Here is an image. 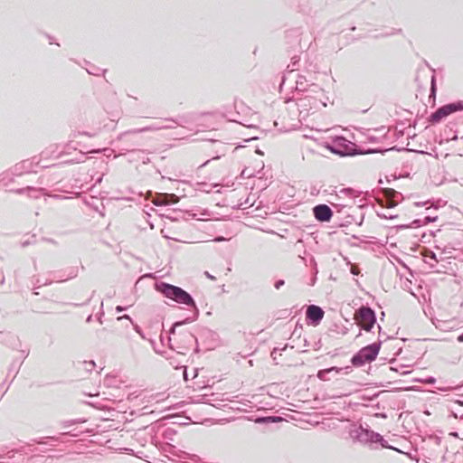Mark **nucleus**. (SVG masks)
Wrapping results in <instances>:
<instances>
[{"mask_svg":"<svg viewBox=\"0 0 463 463\" xmlns=\"http://www.w3.org/2000/svg\"><path fill=\"white\" fill-rule=\"evenodd\" d=\"M123 319L129 320L131 322V324L134 325V322L129 315L125 314V315L118 317V320H123Z\"/></svg>","mask_w":463,"mask_h":463,"instance_id":"09e8293b","label":"nucleus"},{"mask_svg":"<svg viewBox=\"0 0 463 463\" xmlns=\"http://www.w3.org/2000/svg\"><path fill=\"white\" fill-rule=\"evenodd\" d=\"M217 336L218 335L215 332L208 328L202 329L200 333V337H211L212 339L215 340Z\"/></svg>","mask_w":463,"mask_h":463,"instance_id":"b1692460","label":"nucleus"},{"mask_svg":"<svg viewBox=\"0 0 463 463\" xmlns=\"http://www.w3.org/2000/svg\"><path fill=\"white\" fill-rule=\"evenodd\" d=\"M408 365L406 364H400L398 365H395V366H390V370L392 371V372H395V373H398L400 374H406V373H409L410 372L407 371Z\"/></svg>","mask_w":463,"mask_h":463,"instance_id":"aec40b11","label":"nucleus"},{"mask_svg":"<svg viewBox=\"0 0 463 463\" xmlns=\"http://www.w3.org/2000/svg\"><path fill=\"white\" fill-rule=\"evenodd\" d=\"M288 347V345H285L282 348H279V347H275L272 352H271V357L273 359V361L275 362L276 364H279V361H278V352H282L284 350H286Z\"/></svg>","mask_w":463,"mask_h":463,"instance_id":"7c9ffc66","label":"nucleus"},{"mask_svg":"<svg viewBox=\"0 0 463 463\" xmlns=\"http://www.w3.org/2000/svg\"><path fill=\"white\" fill-rule=\"evenodd\" d=\"M128 308V307H124V306H117L115 310L117 313H121L125 310H127Z\"/></svg>","mask_w":463,"mask_h":463,"instance_id":"8fccbe9b","label":"nucleus"},{"mask_svg":"<svg viewBox=\"0 0 463 463\" xmlns=\"http://www.w3.org/2000/svg\"><path fill=\"white\" fill-rule=\"evenodd\" d=\"M43 191H44L43 188H35L33 186H26L24 188H18L15 190H11V192H14L17 194H23L26 193L29 197L34 198V199L39 198L43 194Z\"/></svg>","mask_w":463,"mask_h":463,"instance_id":"ddd939ff","label":"nucleus"},{"mask_svg":"<svg viewBox=\"0 0 463 463\" xmlns=\"http://www.w3.org/2000/svg\"><path fill=\"white\" fill-rule=\"evenodd\" d=\"M426 382L428 383H434L436 382V379L434 377H432V376H430V377L427 378Z\"/></svg>","mask_w":463,"mask_h":463,"instance_id":"6e6d98bb","label":"nucleus"},{"mask_svg":"<svg viewBox=\"0 0 463 463\" xmlns=\"http://www.w3.org/2000/svg\"><path fill=\"white\" fill-rule=\"evenodd\" d=\"M33 171V162L29 159L23 160L17 163L12 169V174L14 175H21L24 173H30Z\"/></svg>","mask_w":463,"mask_h":463,"instance_id":"f8f14e48","label":"nucleus"},{"mask_svg":"<svg viewBox=\"0 0 463 463\" xmlns=\"http://www.w3.org/2000/svg\"><path fill=\"white\" fill-rule=\"evenodd\" d=\"M449 436L453 437V438H456V439H459V434H458V431H456V430L450 431V432L449 433Z\"/></svg>","mask_w":463,"mask_h":463,"instance_id":"603ef678","label":"nucleus"},{"mask_svg":"<svg viewBox=\"0 0 463 463\" xmlns=\"http://www.w3.org/2000/svg\"><path fill=\"white\" fill-rule=\"evenodd\" d=\"M329 373L335 372L336 373H339L340 372L344 371L345 374L350 373L352 370V366H345V367H337V366H332L328 368Z\"/></svg>","mask_w":463,"mask_h":463,"instance_id":"5701e85b","label":"nucleus"},{"mask_svg":"<svg viewBox=\"0 0 463 463\" xmlns=\"http://www.w3.org/2000/svg\"><path fill=\"white\" fill-rule=\"evenodd\" d=\"M325 316L323 308L317 305H309L306 311V323L308 326H318Z\"/></svg>","mask_w":463,"mask_h":463,"instance_id":"6e6552de","label":"nucleus"},{"mask_svg":"<svg viewBox=\"0 0 463 463\" xmlns=\"http://www.w3.org/2000/svg\"><path fill=\"white\" fill-rule=\"evenodd\" d=\"M296 90H297V100L298 106L306 108L309 106L310 109L317 108V104H322L323 107L326 106V103L322 101L321 98L316 95H323V90L317 84H310L307 88V79L305 76L298 75L296 80Z\"/></svg>","mask_w":463,"mask_h":463,"instance_id":"20e7f679","label":"nucleus"},{"mask_svg":"<svg viewBox=\"0 0 463 463\" xmlns=\"http://www.w3.org/2000/svg\"><path fill=\"white\" fill-rule=\"evenodd\" d=\"M457 340H458L459 343H463V332L458 335V336H457Z\"/></svg>","mask_w":463,"mask_h":463,"instance_id":"4d7b16f0","label":"nucleus"},{"mask_svg":"<svg viewBox=\"0 0 463 463\" xmlns=\"http://www.w3.org/2000/svg\"><path fill=\"white\" fill-rule=\"evenodd\" d=\"M378 329H379V338L378 339H381L382 336H383V334L382 332V327L378 325L377 326Z\"/></svg>","mask_w":463,"mask_h":463,"instance_id":"680f3d73","label":"nucleus"},{"mask_svg":"<svg viewBox=\"0 0 463 463\" xmlns=\"http://www.w3.org/2000/svg\"><path fill=\"white\" fill-rule=\"evenodd\" d=\"M91 320H92V315L88 316V317L86 318V322L90 323V322H91Z\"/></svg>","mask_w":463,"mask_h":463,"instance_id":"69168bd1","label":"nucleus"},{"mask_svg":"<svg viewBox=\"0 0 463 463\" xmlns=\"http://www.w3.org/2000/svg\"><path fill=\"white\" fill-rule=\"evenodd\" d=\"M226 239L222 236H218L214 239L215 241H225Z\"/></svg>","mask_w":463,"mask_h":463,"instance_id":"13d9d810","label":"nucleus"},{"mask_svg":"<svg viewBox=\"0 0 463 463\" xmlns=\"http://www.w3.org/2000/svg\"><path fill=\"white\" fill-rule=\"evenodd\" d=\"M387 132L384 133L382 137H376L373 135H366V140L370 143H381L382 140L385 137Z\"/></svg>","mask_w":463,"mask_h":463,"instance_id":"c85d7f7f","label":"nucleus"},{"mask_svg":"<svg viewBox=\"0 0 463 463\" xmlns=\"http://www.w3.org/2000/svg\"><path fill=\"white\" fill-rule=\"evenodd\" d=\"M377 216H379L382 219H394L397 217V215H387L385 213L377 212Z\"/></svg>","mask_w":463,"mask_h":463,"instance_id":"a18cd8bd","label":"nucleus"},{"mask_svg":"<svg viewBox=\"0 0 463 463\" xmlns=\"http://www.w3.org/2000/svg\"><path fill=\"white\" fill-rule=\"evenodd\" d=\"M61 437L62 436H60V434L58 436H48L47 445L55 446L57 442H62V440L61 439Z\"/></svg>","mask_w":463,"mask_h":463,"instance_id":"473e14b6","label":"nucleus"},{"mask_svg":"<svg viewBox=\"0 0 463 463\" xmlns=\"http://www.w3.org/2000/svg\"><path fill=\"white\" fill-rule=\"evenodd\" d=\"M349 436L354 442H359L370 449H377L378 445L383 449H389L396 451L400 449L390 445L383 436L374 430H371L369 426L364 427L363 425H354L349 430Z\"/></svg>","mask_w":463,"mask_h":463,"instance_id":"7ed1b4c3","label":"nucleus"},{"mask_svg":"<svg viewBox=\"0 0 463 463\" xmlns=\"http://www.w3.org/2000/svg\"><path fill=\"white\" fill-rule=\"evenodd\" d=\"M102 178H103V175H101L100 176H99V177L96 179V181H95V184H100V183H101V181H102Z\"/></svg>","mask_w":463,"mask_h":463,"instance_id":"052dcab7","label":"nucleus"},{"mask_svg":"<svg viewBox=\"0 0 463 463\" xmlns=\"http://www.w3.org/2000/svg\"><path fill=\"white\" fill-rule=\"evenodd\" d=\"M340 193H343L348 196H352V197H356L357 195H360L361 193L360 192H356L354 191L353 188L351 187H347V188H343Z\"/></svg>","mask_w":463,"mask_h":463,"instance_id":"2f4dec72","label":"nucleus"},{"mask_svg":"<svg viewBox=\"0 0 463 463\" xmlns=\"http://www.w3.org/2000/svg\"><path fill=\"white\" fill-rule=\"evenodd\" d=\"M84 160H85V154L80 153L78 157L67 160L65 162L66 163H70V164H78V163H80V162H84Z\"/></svg>","mask_w":463,"mask_h":463,"instance_id":"c9c22d12","label":"nucleus"},{"mask_svg":"<svg viewBox=\"0 0 463 463\" xmlns=\"http://www.w3.org/2000/svg\"><path fill=\"white\" fill-rule=\"evenodd\" d=\"M20 353L22 354L23 360L25 359L29 355V351L20 350Z\"/></svg>","mask_w":463,"mask_h":463,"instance_id":"864d4df0","label":"nucleus"},{"mask_svg":"<svg viewBox=\"0 0 463 463\" xmlns=\"http://www.w3.org/2000/svg\"><path fill=\"white\" fill-rule=\"evenodd\" d=\"M436 93H437L436 76H435V73L433 72V74L431 76V80H430V98H433L435 99Z\"/></svg>","mask_w":463,"mask_h":463,"instance_id":"4be33fe9","label":"nucleus"},{"mask_svg":"<svg viewBox=\"0 0 463 463\" xmlns=\"http://www.w3.org/2000/svg\"><path fill=\"white\" fill-rule=\"evenodd\" d=\"M425 204H426V203H425V202H417V203H415V205H416V206H423V205H425Z\"/></svg>","mask_w":463,"mask_h":463,"instance_id":"0e129e2a","label":"nucleus"},{"mask_svg":"<svg viewBox=\"0 0 463 463\" xmlns=\"http://www.w3.org/2000/svg\"><path fill=\"white\" fill-rule=\"evenodd\" d=\"M329 373H329L328 368L321 369L317 372V376L321 381H329L330 380V378L328 376Z\"/></svg>","mask_w":463,"mask_h":463,"instance_id":"a878e982","label":"nucleus"},{"mask_svg":"<svg viewBox=\"0 0 463 463\" xmlns=\"http://www.w3.org/2000/svg\"><path fill=\"white\" fill-rule=\"evenodd\" d=\"M364 406L368 408L369 409L368 412L373 414V416H375L377 418H381V419L387 418V414L385 412H374L375 410L381 409L380 402H377L375 403H368V404H364Z\"/></svg>","mask_w":463,"mask_h":463,"instance_id":"a211bd4d","label":"nucleus"},{"mask_svg":"<svg viewBox=\"0 0 463 463\" xmlns=\"http://www.w3.org/2000/svg\"><path fill=\"white\" fill-rule=\"evenodd\" d=\"M357 325L360 327V330H364L365 332H371L372 329L376 325V322H373L372 324H371V322H366V323L363 322V323H358Z\"/></svg>","mask_w":463,"mask_h":463,"instance_id":"393cba45","label":"nucleus"},{"mask_svg":"<svg viewBox=\"0 0 463 463\" xmlns=\"http://www.w3.org/2000/svg\"><path fill=\"white\" fill-rule=\"evenodd\" d=\"M185 337L188 339V341H194L196 343V347H195L194 351L198 352L199 351V347H198L197 338L194 335H192L191 333H186L185 334Z\"/></svg>","mask_w":463,"mask_h":463,"instance_id":"a19ab883","label":"nucleus"},{"mask_svg":"<svg viewBox=\"0 0 463 463\" xmlns=\"http://www.w3.org/2000/svg\"><path fill=\"white\" fill-rule=\"evenodd\" d=\"M165 120L167 121V122H171V123H168V125H164V126H149V127H146V128H140L139 131H151V130H159V129H169V128H175L176 126H183L182 123L178 119H176V118H165Z\"/></svg>","mask_w":463,"mask_h":463,"instance_id":"2eb2a0df","label":"nucleus"},{"mask_svg":"<svg viewBox=\"0 0 463 463\" xmlns=\"http://www.w3.org/2000/svg\"><path fill=\"white\" fill-rule=\"evenodd\" d=\"M87 71L89 74L99 76L103 74L106 71V70L92 65L90 69H87Z\"/></svg>","mask_w":463,"mask_h":463,"instance_id":"cd10ccee","label":"nucleus"},{"mask_svg":"<svg viewBox=\"0 0 463 463\" xmlns=\"http://www.w3.org/2000/svg\"><path fill=\"white\" fill-rule=\"evenodd\" d=\"M426 262L427 263H430L431 266L432 264L430 263V261H435V262H438V260H437V257H436V254L433 252V251H430L427 256H426Z\"/></svg>","mask_w":463,"mask_h":463,"instance_id":"ea45409f","label":"nucleus"},{"mask_svg":"<svg viewBox=\"0 0 463 463\" xmlns=\"http://www.w3.org/2000/svg\"><path fill=\"white\" fill-rule=\"evenodd\" d=\"M76 276H77V271H76L75 269H71V270L70 271V273L68 274V278H67V279H59V281H60V282H62V281H65V280H67V279H73V278H75Z\"/></svg>","mask_w":463,"mask_h":463,"instance_id":"49530a36","label":"nucleus"},{"mask_svg":"<svg viewBox=\"0 0 463 463\" xmlns=\"http://www.w3.org/2000/svg\"><path fill=\"white\" fill-rule=\"evenodd\" d=\"M378 195H382L387 201L388 208H393L402 200V194L392 188L380 187L377 191Z\"/></svg>","mask_w":463,"mask_h":463,"instance_id":"9d476101","label":"nucleus"},{"mask_svg":"<svg viewBox=\"0 0 463 463\" xmlns=\"http://www.w3.org/2000/svg\"><path fill=\"white\" fill-rule=\"evenodd\" d=\"M204 275L206 276V278H208L211 280H216V278L214 276H213L212 274H210L208 271H205Z\"/></svg>","mask_w":463,"mask_h":463,"instance_id":"5fc2aeb1","label":"nucleus"},{"mask_svg":"<svg viewBox=\"0 0 463 463\" xmlns=\"http://www.w3.org/2000/svg\"><path fill=\"white\" fill-rule=\"evenodd\" d=\"M155 289L165 298L175 302L176 304L185 306L192 309L193 316L187 317L183 320L175 322L169 329V335H175V329L185 324L195 321L199 317V308L193 296L184 288L165 282L157 281L155 283Z\"/></svg>","mask_w":463,"mask_h":463,"instance_id":"f257e3e1","label":"nucleus"},{"mask_svg":"<svg viewBox=\"0 0 463 463\" xmlns=\"http://www.w3.org/2000/svg\"><path fill=\"white\" fill-rule=\"evenodd\" d=\"M177 456L182 458H187L189 457V454L185 451H180L179 454H177Z\"/></svg>","mask_w":463,"mask_h":463,"instance_id":"3c124183","label":"nucleus"},{"mask_svg":"<svg viewBox=\"0 0 463 463\" xmlns=\"http://www.w3.org/2000/svg\"><path fill=\"white\" fill-rule=\"evenodd\" d=\"M424 225L422 219H415L410 224L400 225L399 229L418 228Z\"/></svg>","mask_w":463,"mask_h":463,"instance_id":"412c9836","label":"nucleus"},{"mask_svg":"<svg viewBox=\"0 0 463 463\" xmlns=\"http://www.w3.org/2000/svg\"><path fill=\"white\" fill-rule=\"evenodd\" d=\"M354 317L358 323L377 322L376 313L369 305H362L354 312Z\"/></svg>","mask_w":463,"mask_h":463,"instance_id":"1a4fd4ad","label":"nucleus"},{"mask_svg":"<svg viewBox=\"0 0 463 463\" xmlns=\"http://www.w3.org/2000/svg\"><path fill=\"white\" fill-rule=\"evenodd\" d=\"M134 329L136 332H137L138 334H141V328L139 327V326L137 325H134Z\"/></svg>","mask_w":463,"mask_h":463,"instance_id":"bf43d9fd","label":"nucleus"},{"mask_svg":"<svg viewBox=\"0 0 463 463\" xmlns=\"http://www.w3.org/2000/svg\"><path fill=\"white\" fill-rule=\"evenodd\" d=\"M140 155H141V156H138V158H140V159L142 160V163H143V164H145V165H146V164L150 163V159H149V157H148V156H146L145 155V152H144V151H143V154H140Z\"/></svg>","mask_w":463,"mask_h":463,"instance_id":"de8ad7c7","label":"nucleus"},{"mask_svg":"<svg viewBox=\"0 0 463 463\" xmlns=\"http://www.w3.org/2000/svg\"><path fill=\"white\" fill-rule=\"evenodd\" d=\"M86 420L84 419H75V420H64L61 422V426L63 428H69L72 425H75V424H78V423H81V422H85Z\"/></svg>","mask_w":463,"mask_h":463,"instance_id":"bb28decb","label":"nucleus"},{"mask_svg":"<svg viewBox=\"0 0 463 463\" xmlns=\"http://www.w3.org/2000/svg\"><path fill=\"white\" fill-rule=\"evenodd\" d=\"M161 203L159 205H170L176 203L179 200V197L175 194H162L160 195Z\"/></svg>","mask_w":463,"mask_h":463,"instance_id":"f3484780","label":"nucleus"},{"mask_svg":"<svg viewBox=\"0 0 463 463\" xmlns=\"http://www.w3.org/2000/svg\"><path fill=\"white\" fill-rule=\"evenodd\" d=\"M48 39H49V43H50V44L54 43V42H53V41H54V38H53L52 36L48 35Z\"/></svg>","mask_w":463,"mask_h":463,"instance_id":"e2e57ef3","label":"nucleus"},{"mask_svg":"<svg viewBox=\"0 0 463 463\" xmlns=\"http://www.w3.org/2000/svg\"><path fill=\"white\" fill-rule=\"evenodd\" d=\"M460 111H463V100H457L438 108L430 115L428 120L430 124L435 125L448 116Z\"/></svg>","mask_w":463,"mask_h":463,"instance_id":"423d86ee","label":"nucleus"},{"mask_svg":"<svg viewBox=\"0 0 463 463\" xmlns=\"http://www.w3.org/2000/svg\"><path fill=\"white\" fill-rule=\"evenodd\" d=\"M326 148L333 154L337 155L339 156H354L356 155H363V154H375V153H381L383 154L386 151L391 150H396L400 151L401 149L398 148L396 146L390 147V148H369L367 150H362L359 148V146L353 143L352 141L348 140L346 137L343 136H335L334 137L329 143L326 145Z\"/></svg>","mask_w":463,"mask_h":463,"instance_id":"f03ea898","label":"nucleus"},{"mask_svg":"<svg viewBox=\"0 0 463 463\" xmlns=\"http://www.w3.org/2000/svg\"><path fill=\"white\" fill-rule=\"evenodd\" d=\"M140 129L134 130V131H128L125 133L120 134L118 137V141H124L125 144L118 146V150L120 154L124 155L128 152H137L138 154H143V150L137 148V144L132 140L133 134L138 133Z\"/></svg>","mask_w":463,"mask_h":463,"instance_id":"0eeeda50","label":"nucleus"},{"mask_svg":"<svg viewBox=\"0 0 463 463\" xmlns=\"http://www.w3.org/2000/svg\"><path fill=\"white\" fill-rule=\"evenodd\" d=\"M47 440H48L47 437L32 439L31 441L28 443V446H31L33 444L47 445V443H48Z\"/></svg>","mask_w":463,"mask_h":463,"instance_id":"c756f323","label":"nucleus"},{"mask_svg":"<svg viewBox=\"0 0 463 463\" xmlns=\"http://www.w3.org/2000/svg\"><path fill=\"white\" fill-rule=\"evenodd\" d=\"M437 219H438V216H425L422 219V222H423V224L426 225V224L435 222Z\"/></svg>","mask_w":463,"mask_h":463,"instance_id":"79ce46f5","label":"nucleus"},{"mask_svg":"<svg viewBox=\"0 0 463 463\" xmlns=\"http://www.w3.org/2000/svg\"><path fill=\"white\" fill-rule=\"evenodd\" d=\"M285 285V280L282 279H276L274 282V288L279 290Z\"/></svg>","mask_w":463,"mask_h":463,"instance_id":"c03bdc74","label":"nucleus"},{"mask_svg":"<svg viewBox=\"0 0 463 463\" xmlns=\"http://www.w3.org/2000/svg\"><path fill=\"white\" fill-rule=\"evenodd\" d=\"M380 393L381 392H376L371 396L367 394H363L361 396V400L365 402H373L380 395Z\"/></svg>","mask_w":463,"mask_h":463,"instance_id":"4c0bfd02","label":"nucleus"},{"mask_svg":"<svg viewBox=\"0 0 463 463\" xmlns=\"http://www.w3.org/2000/svg\"><path fill=\"white\" fill-rule=\"evenodd\" d=\"M0 343L7 345L12 349H18L21 346V341L16 335L12 333H5L3 335V339L0 340Z\"/></svg>","mask_w":463,"mask_h":463,"instance_id":"4468645a","label":"nucleus"},{"mask_svg":"<svg viewBox=\"0 0 463 463\" xmlns=\"http://www.w3.org/2000/svg\"><path fill=\"white\" fill-rule=\"evenodd\" d=\"M32 239H35V235L31 236ZM35 242V240L31 241L30 239L21 241V246L23 248H25L31 244H33Z\"/></svg>","mask_w":463,"mask_h":463,"instance_id":"37998d69","label":"nucleus"},{"mask_svg":"<svg viewBox=\"0 0 463 463\" xmlns=\"http://www.w3.org/2000/svg\"><path fill=\"white\" fill-rule=\"evenodd\" d=\"M313 214L317 222H328L331 221L334 213L327 204L320 203L313 208Z\"/></svg>","mask_w":463,"mask_h":463,"instance_id":"9b49d317","label":"nucleus"},{"mask_svg":"<svg viewBox=\"0 0 463 463\" xmlns=\"http://www.w3.org/2000/svg\"><path fill=\"white\" fill-rule=\"evenodd\" d=\"M383 344L382 339L362 347L351 358V364L354 367H362L366 364L373 362L380 352Z\"/></svg>","mask_w":463,"mask_h":463,"instance_id":"39448f33","label":"nucleus"},{"mask_svg":"<svg viewBox=\"0 0 463 463\" xmlns=\"http://www.w3.org/2000/svg\"><path fill=\"white\" fill-rule=\"evenodd\" d=\"M52 283V280H46L43 285L46 286V285H50Z\"/></svg>","mask_w":463,"mask_h":463,"instance_id":"774afa93","label":"nucleus"},{"mask_svg":"<svg viewBox=\"0 0 463 463\" xmlns=\"http://www.w3.org/2000/svg\"><path fill=\"white\" fill-rule=\"evenodd\" d=\"M176 434V430L173 428H166L164 430V437L168 439H173V436Z\"/></svg>","mask_w":463,"mask_h":463,"instance_id":"72a5a7b5","label":"nucleus"},{"mask_svg":"<svg viewBox=\"0 0 463 463\" xmlns=\"http://www.w3.org/2000/svg\"><path fill=\"white\" fill-rule=\"evenodd\" d=\"M442 137L447 141H455L458 138L455 123H449L443 130Z\"/></svg>","mask_w":463,"mask_h":463,"instance_id":"dca6fc26","label":"nucleus"},{"mask_svg":"<svg viewBox=\"0 0 463 463\" xmlns=\"http://www.w3.org/2000/svg\"><path fill=\"white\" fill-rule=\"evenodd\" d=\"M83 431H78L76 430L66 431V432H61L60 436H71L73 438H78Z\"/></svg>","mask_w":463,"mask_h":463,"instance_id":"e433bc0d","label":"nucleus"},{"mask_svg":"<svg viewBox=\"0 0 463 463\" xmlns=\"http://www.w3.org/2000/svg\"><path fill=\"white\" fill-rule=\"evenodd\" d=\"M300 61V58L297 55H294L292 58H291V65H288V69L289 71V72L295 71V66L298 64Z\"/></svg>","mask_w":463,"mask_h":463,"instance_id":"f704fd0d","label":"nucleus"},{"mask_svg":"<svg viewBox=\"0 0 463 463\" xmlns=\"http://www.w3.org/2000/svg\"><path fill=\"white\" fill-rule=\"evenodd\" d=\"M23 364V361H19L18 359H14L12 364H10V367H9V372H8V374L10 373H14V378L15 377V375L18 373L19 372V369L21 367Z\"/></svg>","mask_w":463,"mask_h":463,"instance_id":"6ab92c4d","label":"nucleus"},{"mask_svg":"<svg viewBox=\"0 0 463 463\" xmlns=\"http://www.w3.org/2000/svg\"><path fill=\"white\" fill-rule=\"evenodd\" d=\"M83 364H84V369L88 372H91L96 367V364L92 360L91 361H84Z\"/></svg>","mask_w":463,"mask_h":463,"instance_id":"58836bf2","label":"nucleus"},{"mask_svg":"<svg viewBox=\"0 0 463 463\" xmlns=\"http://www.w3.org/2000/svg\"><path fill=\"white\" fill-rule=\"evenodd\" d=\"M213 396H215V393H211L210 395L204 394L203 399L205 400L207 397H213Z\"/></svg>","mask_w":463,"mask_h":463,"instance_id":"338daca9","label":"nucleus"}]
</instances>
